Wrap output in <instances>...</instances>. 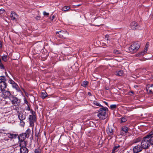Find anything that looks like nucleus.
<instances>
[{
	"label": "nucleus",
	"instance_id": "nucleus-1",
	"mask_svg": "<svg viewBox=\"0 0 153 153\" xmlns=\"http://www.w3.org/2000/svg\"><path fill=\"white\" fill-rule=\"evenodd\" d=\"M149 138H148L146 135L141 140L140 143V145L142 146L143 149H148L151 146V144L149 141Z\"/></svg>",
	"mask_w": 153,
	"mask_h": 153
},
{
	"label": "nucleus",
	"instance_id": "nucleus-22",
	"mask_svg": "<svg viewBox=\"0 0 153 153\" xmlns=\"http://www.w3.org/2000/svg\"><path fill=\"white\" fill-rule=\"evenodd\" d=\"M120 147V146L119 145H117L115 146L112 149V152H117L118 150V148Z\"/></svg>",
	"mask_w": 153,
	"mask_h": 153
},
{
	"label": "nucleus",
	"instance_id": "nucleus-33",
	"mask_svg": "<svg viewBox=\"0 0 153 153\" xmlns=\"http://www.w3.org/2000/svg\"><path fill=\"white\" fill-rule=\"evenodd\" d=\"M15 89L18 92H19L20 93V94H21L22 95L23 94V93L21 91L20 88L19 87V86H18V87H17Z\"/></svg>",
	"mask_w": 153,
	"mask_h": 153
},
{
	"label": "nucleus",
	"instance_id": "nucleus-20",
	"mask_svg": "<svg viewBox=\"0 0 153 153\" xmlns=\"http://www.w3.org/2000/svg\"><path fill=\"white\" fill-rule=\"evenodd\" d=\"M28 150L26 147H21L20 148V153H27Z\"/></svg>",
	"mask_w": 153,
	"mask_h": 153
},
{
	"label": "nucleus",
	"instance_id": "nucleus-37",
	"mask_svg": "<svg viewBox=\"0 0 153 153\" xmlns=\"http://www.w3.org/2000/svg\"><path fill=\"white\" fill-rule=\"evenodd\" d=\"M127 120V118L126 117H123L121 119V122L123 123L125 122Z\"/></svg>",
	"mask_w": 153,
	"mask_h": 153
},
{
	"label": "nucleus",
	"instance_id": "nucleus-21",
	"mask_svg": "<svg viewBox=\"0 0 153 153\" xmlns=\"http://www.w3.org/2000/svg\"><path fill=\"white\" fill-rule=\"evenodd\" d=\"M123 74V70H120L119 71H117L116 72V75L118 76H122Z\"/></svg>",
	"mask_w": 153,
	"mask_h": 153
},
{
	"label": "nucleus",
	"instance_id": "nucleus-49",
	"mask_svg": "<svg viewBox=\"0 0 153 153\" xmlns=\"http://www.w3.org/2000/svg\"><path fill=\"white\" fill-rule=\"evenodd\" d=\"M1 47H2L1 43V42H0V47L1 48Z\"/></svg>",
	"mask_w": 153,
	"mask_h": 153
},
{
	"label": "nucleus",
	"instance_id": "nucleus-44",
	"mask_svg": "<svg viewBox=\"0 0 153 153\" xmlns=\"http://www.w3.org/2000/svg\"><path fill=\"white\" fill-rule=\"evenodd\" d=\"M43 15L44 16H48L49 15V13L46 12L45 11H44L43 13Z\"/></svg>",
	"mask_w": 153,
	"mask_h": 153
},
{
	"label": "nucleus",
	"instance_id": "nucleus-15",
	"mask_svg": "<svg viewBox=\"0 0 153 153\" xmlns=\"http://www.w3.org/2000/svg\"><path fill=\"white\" fill-rule=\"evenodd\" d=\"M153 87V85L150 84L147 85L146 87V89L147 92L149 94H152L153 92L152 91V88Z\"/></svg>",
	"mask_w": 153,
	"mask_h": 153
},
{
	"label": "nucleus",
	"instance_id": "nucleus-32",
	"mask_svg": "<svg viewBox=\"0 0 153 153\" xmlns=\"http://www.w3.org/2000/svg\"><path fill=\"white\" fill-rule=\"evenodd\" d=\"M35 121H30V127H32V130H33L34 126V123Z\"/></svg>",
	"mask_w": 153,
	"mask_h": 153
},
{
	"label": "nucleus",
	"instance_id": "nucleus-51",
	"mask_svg": "<svg viewBox=\"0 0 153 153\" xmlns=\"http://www.w3.org/2000/svg\"><path fill=\"white\" fill-rule=\"evenodd\" d=\"M28 110H30V108L29 107H28Z\"/></svg>",
	"mask_w": 153,
	"mask_h": 153
},
{
	"label": "nucleus",
	"instance_id": "nucleus-35",
	"mask_svg": "<svg viewBox=\"0 0 153 153\" xmlns=\"http://www.w3.org/2000/svg\"><path fill=\"white\" fill-rule=\"evenodd\" d=\"M88 82L86 81L83 82L82 85L84 87H86L87 85Z\"/></svg>",
	"mask_w": 153,
	"mask_h": 153
},
{
	"label": "nucleus",
	"instance_id": "nucleus-41",
	"mask_svg": "<svg viewBox=\"0 0 153 153\" xmlns=\"http://www.w3.org/2000/svg\"><path fill=\"white\" fill-rule=\"evenodd\" d=\"M55 16L54 15H51V17H50V19H51V21H53V19L55 18Z\"/></svg>",
	"mask_w": 153,
	"mask_h": 153
},
{
	"label": "nucleus",
	"instance_id": "nucleus-18",
	"mask_svg": "<svg viewBox=\"0 0 153 153\" xmlns=\"http://www.w3.org/2000/svg\"><path fill=\"white\" fill-rule=\"evenodd\" d=\"M8 82L12 85V87L14 88L15 89L17 87H18V85L15 83L14 81L12 79H10Z\"/></svg>",
	"mask_w": 153,
	"mask_h": 153
},
{
	"label": "nucleus",
	"instance_id": "nucleus-36",
	"mask_svg": "<svg viewBox=\"0 0 153 153\" xmlns=\"http://www.w3.org/2000/svg\"><path fill=\"white\" fill-rule=\"evenodd\" d=\"M117 105L115 104L111 105H110V107L111 109H113L115 108L117 106Z\"/></svg>",
	"mask_w": 153,
	"mask_h": 153
},
{
	"label": "nucleus",
	"instance_id": "nucleus-29",
	"mask_svg": "<svg viewBox=\"0 0 153 153\" xmlns=\"http://www.w3.org/2000/svg\"><path fill=\"white\" fill-rule=\"evenodd\" d=\"M31 130L30 129L28 128L27 129L25 133H24L26 134V135L28 137L29 136L30 134V133Z\"/></svg>",
	"mask_w": 153,
	"mask_h": 153
},
{
	"label": "nucleus",
	"instance_id": "nucleus-39",
	"mask_svg": "<svg viewBox=\"0 0 153 153\" xmlns=\"http://www.w3.org/2000/svg\"><path fill=\"white\" fill-rule=\"evenodd\" d=\"M114 53L116 54H119L120 53V52L118 51L115 50L114 51Z\"/></svg>",
	"mask_w": 153,
	"mask_h": 153
},
{
	"label": "nucleus",
	"instance_id": "nucleus-27",
	"mask_svg": "<svg viewBox=\"0 0 153 153\" xmlns=\"http://www.w3.org/2000/svg\"><path fill=\"white\" fill-rule=\"evenodd\" d=\"M141 138L140 137H138L133 140V142L134 143H137L141 141Z\"/></svg>",
	"mask_w": 153,
	"mask_h": 153
},
{
	"label": "nucleus",
	"instance_id": "nucleus-43",
	"mask_svg": "<svg viewBox=\"0 0 153 153\" xmlns=\"http://www.w3.org/2000/svg\"><path fill=\"white\" fill-rule=\"evenodd\" d=\"M4 68V67L3 65L1 63H0V69H3Z\"/></svg>",
	"mask_w": 153,
	"mask_h": 153
},
{
	"label": "nucleus",
	"instance_id": "nucleus-16",
	"mask_svg": "<svg viewBox=\"0 0 153 153\" xmlns=\"http://www.w3.org/2000/svg\"><path fill=\"white\" fill-rule=\"evenodd\" d=\"M27 137H28L26 135V134L24 133H23L22 134H20L19 136V140H24Z\"/></svg>",
	"mask_w": 153,
	"mask_h": 153
},
{
	"label": "nucleus",
	"instance_id": "nucleus-31",
	"mask_svg": "<svg viewBox=\"0 0 153 153\" xmlns=\"http://www.w3.org/2000/svg\"><path fill=\"white\" fill-rule=\"evenodd\" d=\"M16 136V134H8V137L9 138H12L15 137Z\"/></svg>",
	"mask_w": 153,
	"mask_h": 153
},
{
	"label": "nucleus",
	"instance_id": "nucleus-48",
	"mask_svg": "<svg viewBox=\"0 0 153 153\" xmlns=\"http://www.w3.org/2000/svg\"><path fill=\"white\" fill-rule=\"evenodd\" d=\"M105 89L107 90H108V89H109V87H105Z\"/></svg>",
	"mask_w": 153,
	"mask_h": 153
},
{
	"label": "nucleus",
	"instance_id": "nucleus-3",
	"mask_svg": "<svg viewBox=\"0 0 153 153\" xmlns=\"http://www.w3.org/2000/svg\"><path fill=\"white\" fill-rule=\"evenodd\" d=\"M140 44L137 42L132 44L129 48L130 52L131 53H134L137 52L140 48Z\"/></svg>",
	"mask_w": 153,
	"mask_h": 153
},
{
	"label": "nucleus",
	"instance_id": "nucleus-52",
	"mask_svg": "<svg viewBox=\"0 0 153 153\" xmlns=\"http://www.w3.org/2000/svg\"><path fill=\"white\" fill-rule=\"evenodd\" d=\"M130 92L131 93H132V94H133V91H131Z\"/></svg>",
	"mask_w": 153,
	"mask_h": 153
},
{
	"label": "nucleus",
	"instance_id": "nucleus-2",
	"mask_svg": "<svg viewBox=\"0 0 153 153\" xmlns=\"http://www.w3.org/2000/svg\"><path fill=\"white\" fill-rule=\"evenodd\" d=\"M101 107L99 110L97 116L100 119H105L106 117V111L108 108L103 106Z\"/></svg>",
	"mask_w": 153,
	"mask_h": 153
},
{
	"label": "nucleus",
	"instance_id": "nucleus-25",
	"mask_svg": "<svg viewBox=\"0 0 153 153\" xmlns=\"http://www.w3.org/2000/svg\"><path fill=\"white\" fill-rule=\"evenodd\" d=\"M70 9V7L68 6H65L62 7L61 10L64 11H66Z\"/></svg>",
	"mask_w": 153,
	"mask_h": 153
},
{
	"label": "nucleus",
	"instance_id": "nucleus-47",
	"mask_svg": "<svg viewBox=\"0 0 153 153\" xmlns=\"http://www.w3.org/2000/svg\"><path fill=\"white\" fill-rule=\"evenodd\" d=\"M88 95H89L90 96L91 95V93L90 92H88Z\"/></svg>",
	"mask_w": 153,
	"mask_h": 153
},
{
	"label": "nucleus",
	"instance_id": "nucleus-38",
	"mask_svg": "<svg viewBox=\"0 0 153 153\" xmlns=\"http://www.w3.org/2000/svg\"><path fill=\"white\" fill-rule=\"evenodd\" d=\"M25 123L23 121V120L20 121V125L21 126L24 127L25 126Z\"/></svg>",
	"mask_w": 153,
	"mask_h": 153
},
{
	"label": "nucleus",
	"instance_id": "nucleus-17",
	"mask_svg": "<svg viewBox=\"0 0 153 153\" xmlns=\"http://www.w3.org/2000/svg\"><path fill=\"white\" fill-rule=\"evenodd\" d=\"M6 86V82H0V90L1 91H3L4 90Z\"/></svg>",
	"mask_w": 153,
	"mask_h": 153
},
{
	"label": "nucleus",
	"instance_id": "nucleus-14",
	"mask_svg": "<svg viewBox=\"0 0 153 153\" xmlns=\"http://www.w3.org/2000/svg\"><path fill=\"white\" fill-rule=\"evenodd\" d=\"M128 128L123 126L121 128V133L122 135H125L128 132Z\"/></svg>",
	"mask_w": 153,
	"mask_h": 153
},
{
	"label": "nucleus",
	"instance_id": "nucleus-28",
	"mask_svg": "<svg viewBox=\"0 0 153 153\" xmlns=\"http://www.w3.org/2000/svg\"><path fill=\"white\" fill-rule=\"evenodd\" d=\"M47 94L45 92H42L41 93V97L42 99H44L47 97Z\"/></svg>",
	"mask_w": 153,
	"mask_h": 153
},
{
	"label": "nucleus",
	"instance_id": "nucleus-30",
	"mask_svg": "<svg viewBox=\"0 0 153 153\" xmlns=\"http://www.w3.org/2000/svg\"><path fill=\"white\" fill-rule=\"evenodd\" d=\"M41 149L40 148H38L35 150L34 153H41Z\"/></svg>",
	"mask_w": 153,
	"mask_h": 153
},
{
	"label": "nucleus",
	"instance_id": "nucleus-6",
	"mask_svg": "<svg viewBox=\"0 0 153 153\" xmlns=\"http://www.w3.org/2000/svg\"><path fill=\"white\" fill-rule=\"evenodd\" d=\"M141 145H137L134 146L133 148V151L134 153H138L142 151L143 148Z\"/></svg>",
	"mask_w": 153,
	"mask_h": 153
},
{
	"label": "nucleus",
	"instance_id": "nucleus-26",
	"mask_svg": "<svg viewBox=\"0 0 153 153\" xmlns=\"http://www.w3.org/2000/svg\"><path fill=\"white\" fill-rule=\"evenodd\" d=\"M92 103H93L94 105H96L97 106H100L102 107V105H101L99 102L96 101H93Z\"/></svg>",
	"mask_w": 153,
	"mask_h": 153
},
{
	"label": "nucleus",
	"instance_id": "nucleus-10",
	"mask_svg": "<svg viewBox=\"0 0 153 153\" xmlns=\"http://www.w3.org/2000/svg\"><path fill=\"white\" fill-rule=\"evenodd\" d=\"M151 145H153V130L150 132L147 135Z\"/></svg>",
	"mask_w": 153,
	"mask_h": 153
},
{
	"label": "nucleus",
	"instance_id": "nucleus-7",
	"mask_svg": "<svg viewBox=\"0 0 153 153\" xmlns=\"http://www.w3.org/2000/svg\"><path fill=\"white\" fill-rule=\"evenodd\" d=\"M18 17L19 16L16 13L13 11H11L10 14V18L12 20L15 22H17Z\"/></svg>",
	"mask_w": 153,
	"mask_h": 153
},
{
	"label": "nucleus",
	"instance_id": "nucleus-5",
	"mask_svg": "<svg viewBox=\"0 0 153 153\" xmlns=\"http://www.w3.org/2000/svg\"><path fill=\"white\" fill-rule=\"evenodd\" d=\"M106 131L107 134L110 137H112L114 132V128L113 126L108 125L107 127Z\"/></svg>",
	"mask_w": 153,
	"mask_h": 153
},
{
	"label": "nucleus",
	"instance_id": "nucleus-24",
	"mask_svg": "<svg viewBox=\"0 0 153 153\" xmlns=\"http://www.w3.org/2000/svg\"><path fill=\"white\" fill-rule=\"evenodd\" d=\"M0 80L1 82H5L6 79L5 76H0Z\"/></svg>",
	"mask_w": 153,
	"mask_h": 153
},
{
	"label": "nucleus",
	"instance_id": "nucleus-12",
	"mask_svg": "<svg viewBox=\"0 0 153 153\" xmlns=\"http://www.w3.org/2000/svg\"><path fill=\"white\" fill-rule=\"evenodd\" d=\"M130 27L131 29L135 30L137 29L139 27L136 22H131L130 24Z\"/></svg>",
	"mask_w": 153,
	"mask_h": 153
},
{
	"label": "nucleus",
	"instance_id": "nucleus-34",
	"mask_svg": "<svg viewBox=\"0 0 153 153\" xmlns=\"http://www.w3.org/2000/svg\"><path fill=\"white\" fill-rule=\"evenodd\" d=\"M2 59L5 62H6L7 60V56L5 55L2 56Z\"/></svg>",
	"mask_w": 153,
	"mask_h": 153
},
{
	"label": "nucleus",
	"instance_id": "nucleus-8",
	"mask_svg": "<svg viewBox=\"0 0 153 153\" xmlns=\"http://www.w3.org/2000/svg\"><path fill=\"white\" fill-rule=\"evenodd\" d=\"M2 92L1 93V97L4 99H6L7 98H9V97L10 96L12 95L9 91L4 90L3 91H2Z\"/></svg>",
	"mask_w": 153,
	"mask_h": 153
},
{
	"label": "nucleus",
	"instance_id": "nucleus-53",
	"mask_svg": "<svg viewBox=\"0 0 153 153\" xmlns=\"http://www.w3.org/2000/svg\"><path fill=\"white\" fill-rule=\"evenodd\" d=\"M32 114H33V113H32Z\"/></svg>",
	"mask_w": 153,
	"mask_h": 153
},
{
	"label": "nucleus",
	"instance_id": "nucleus-4",
	"mask_svg": "<svg viewBox=\"0 0 153 153\" xmlns=\"http://www.w3.org/2000/svg\"><path fill=\"white\" fill-rule=\"evenodd\" d=\"M9 100L11 101L12 104L13 105H19L20 100L17 97H14L13 95H11L9 97Z\"/></svg>",
	"mask_w": 153,
	"mask_h": 153
},
{
	"label": "nucleus",
	"instance_id": "nucleus-42",
	"mask_svg": "<svg viewBox=\"0 0 153 153\" xmlns=\"http://www.w3.org/2000/svg\"><path fill=\"white\" fill-rule=\"evenodd\" d=\"M109 36L108 35H106L105 36V38L108 41L109 40Z\"/></svg>",
	"mask_w": 153,
	"mask_h": 153
},
{
	"label": "nucleus",
	"instance_id": "nucleus-13",
	"mask_svg": "<svg viewBox=\"0 0 153 153\" xmlns=\"http://www.w3.org/2000/svg\"><path fill=\"white\" fill-rule=\"evenodd\" d=\"M18 118L20 121L23 120L26 118L25 114L21 112H19L18 114Z\"/></svg>",
	"mask_w": 153,
	"mask_h": 153
},
{
	"label": "nucleus",
	"instance_id": "nucleus-19",
	"mask_svg": "<svg viewBox=\"0 0 153 153\" xmlns=\"http://www.w3.org/2000/svg\"><path fill=\"white\" fill-rule=\"evenodd\" d=\"M19 141V146L21 147H26L27 145L26 142L25 140H20Z\"/></svg>",
	"mask_w": 153,
	"mask_h": 153
},
{
	"label": "nucleus",
	"instance_id": "nucleus-45",
	"mask_svg": "<svg viewBox=\"0 0 153 153\" xmlns=\"http://www.w3.org/2000/svg\"><path fill=\"white\" fill-rule=\"evenodd\" d=\"M5 11V10L3 9H0V13H3V12Z\"/></svg>",
	"mask_w": 153,
	"mask_h": 153
},
{
	"label": "nucleus",
	"instance_id": "nucleus-46",
	"mask_svg": "<svg viewBox=\"0 0 153 153\" xmlns=\"http://www.w3.org/2000/svg\"><path fill=\"white\" fill-rule=\"evenodd\" d=\"M104 102L107 106H108V103L107 102H105V101H104Z\"/></svg>",
	"mask_w": 153,
	"mask_h": 153
},
{
	"label": "nucleus",
	"instance_id": "nucleus-9",
	"mask_svg": "<svg viewBox=\"0 0 153 153\" xmlns=\"http://www.w3.org/2000/svg\"><path fill=\"white\" fill-rule=\"evenodd\" d=\"M56 33L57 34H58V35H57V36L60 38H65V34L67 35L68 34V32L66 31H60L58 32H56Z\"/></svg>",
	"mask_w": 153,
	"mask_h": 153
},
{
	"label": "nucleus",
	"instance_id": "nucleus-40",
	"mask_svg": "<svg viewBox=\"0 0 153 153\" xmlns=\"http://www.w3.org/2000/svg\"><path fill=\"white\" fill-rule=\"evenodd\" d=\"M24 101L25 103L27 104H28V102L26 98L25 97L24 98Z\"/></svg>",
	"mask_w": 153,
	"mask_h": 153
},
{
	"label": "nucleus",
	"instance_id": "nucleus-50",
	"mask_svg": "<svg viewBox=\"0 0 153 153\" xmlns=\"http://www.w3.org/2000/svg\"><path fill=\"white\" fill-rule=\"evenodd\" d=\"M22 90H23V91H24V92L25 93V90L24 89H23V88H22Z\"/></svg>",
	"mask_w": 153,
	"mask_h": 153
},
{
	"label": "nucleus",
	"instance_id": "nucleus-11",
	"mask_svg": "<svg viewBox=\"0 0 153 153\" xmlns=\"http://www.w3.org/2000/svg\"><path fill=\"white\" fill-rule=\"evenodd\" d=\"M149 45V42L146 43V45L144 48V49L143 51H142L138 54V56H141L144 55L147 53Z\"/></svg>",
	"mask_w": 153,
	"mask_h": 153
},
{
	"label": "nucleus",
	"instance_id": "nucleus-23",
	"mask_svg": "<svg viewBox=\"0 0 153 153\" xmlns=\"http://www.w3.org/2000/svg\"><path fill=\"white\" fill-rule=\"evenodd\" d=\"M29 121H35L36 117L35 116L31 115H30L29 116Z\"/></svg>",
	"mask_w": 153,
	"mask_h": 153
}]
</instances>
